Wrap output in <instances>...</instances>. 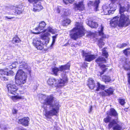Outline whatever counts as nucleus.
<instances>
[{
	"instance_id": "obj_1",
	"label": "nucleus",
	"mask_w": 130,
	"mask_h": 130,
	"mask_svg": "<svg viewBox=\"0 0 130 130\" xmlns=\"http://www.w3.org/2000/svg\"><path fill=\"white\" fill-rule=\"evenodd\" d=\"M38 96L39 100L45 104L42 107L45 110V116L46 118L50 119L52 116L56 115L59 112L60 106L57 102L53 104L54 99L53 96L42 94H39Z\"/></svg>"
},
{
	"instance_id": "obj_2",
	"label": "nucleus",
	"mask_w": 130,
	"mask_h": 130,
	"mask_svg": "<svg viewBox=\"0 0 130 130\" xmlns=\"http://www.w3.org/2000/svg\"><path fill=\"white\" fill-rule=\"evenodd\" d=\"M120 0H117L118 3L115 4H119L120 7L119 13L120 15L115 17L110 21V23L111 26L116 27L118 25L119 27L128 26L130 23L129 16L127 14H125L124 13L125 11L128 12L130 8V4L128 2H125L124 6H122L121 5Z\"/></svg>"
},
{
	"instance_id": "obj_3",
	"label": "nucleus",
	"mask_w": 130,
	"mask_h": 130,
	"mask_svg": "<svg viewBox=\"0 0 130 130\" xmlns=\"http://www.w3.org/2000/svg\"><path fill=\"white\" fill-rule=\"evenodd\" d=\"M70 66V64L69 62L65 65L61 66L59 68L55 67L52 69V73L55 76H58L60 71L62 72L61 73V75L62 79H60L58 81V86H63L67 82V78L65 74V72L63 71L66 70H69Z\"/></svg>"
},
{
	"instance_id": "obj_4",
	"label": "nucleus",
	"mask_w": 130,
	"mask_h": 130,
	"mask_svg": "<svg viewBox=\"0 0 130 130\" xmlns=\"http://www.w3.org/2000/svg\"><path fill=\"white\" fill-rule=\"evenodd\" d=\"M75 25V27L70 31V34L71 38L75 40L84 34L82 23L76 22Z\"/></svg>"
},
{
	"instance_id": "obj_5",
	"label": "nucleus",
	"mask_w": 130,
	"mask_h": 130,
	"mask_svg": "<svg viewBox=\"0 0 130 130\" xmlns=\"http://www.w3.org/2000/svg\"><path fill=\"white\" fill-rule=\"evenodd\" d=\"M111 117L109 116L104 119V121L106 123L109 122L108 125L109 130L112 128L113 130H121L122 128L121 123L117 119L111 120Z\"/></svg>"
},
{
	"instance_id": "obj_6",
	"label": "nucleus",
	"mask_w": 130,
	"mask_h": 130,
	"mask_svg": "<svg viewBox=\"0 0 130 130\" xmlns=\"http://www.w3.org/2000/svg\"><path fill=\"white\" fill-rule=\"evenodd\" d=\"M111 2L109 5H104L102 6V8L105 15L113 14L116 10L117 5L115 3H118L117 0H111Z\"/></svg>"
},
{
	"instance_id": "obj_7",
	"label": "nucleus",
	"mask_w": 130,
	"mask_h": 130,
	"mask_svg": "<svg viewBox=\"0 0 130 130\" xmlns=\"http://www.w3.org/2000/svg\"><path fill=\"white\" fill-rule=\"evenodd\" d=\"M27 75L22 70L18 71L15 77V82L18 85L24 84L26 82Z\"/></svg>"
},
{
	"instance_id": "obj_8",
	"label": "nucleus",
	"mask_w": 130,
	"mask_h": 130,
	"mask_svg": "<svg viewBox=\"0 0 130 130\" xmlns=\"http://www.w3.org/2000/svg\"><path fill=\"white\" fill-rule=\"evenodd\" d=\"M97 88L96 90L99 91L100 89L104 90L105 89L104 91H103L101 93V94L103 96H109L112 94L114 91V89L110 87L106 89L107 88L104 85L100 84L98 82Z\"/></svg>"
},
{
	"instance_id": "obj_9",
	"label": "nucleus",
	"mask_w": 130,
	"mask_h": 130,
	"mask_svg": "<svg viewBox=\"0 0 130 130\" xmlns=\"http://www.w3.org/2000/svg\"><path fill=\"white\" fill-rule=\"evenodd\" d=\"M13 74L14 72L12 71H9V72H8L6 71L5 69L0 70V78L3 80L6 81L7 80V78L5 77V75H13Z\"/></svg>"
},
{
	"instance_id": "obj_10",
	"label": "nucleus",
	"mask_w": 130,
	"mask_h": 130,
	"mask_svg": "<svg viewBox=\"0 0 130 130\" xmlns=\"http://www.w3.org/2000/svg\"><path fill=\"white\" fill-rule=\"evenodd\" d=\"M41 0H33V11L35 12H38L42 10L43 7L39 2Z\"/></svg>"
},
{
	"instance_id": "obj_11",
	"label": "nucleus",
	"mask_w": 130,
	"mask_h": 130,
	"mask_svg": "<svg viewBox=\"0 0 130 130\" xmlns=\"http://www.w3.org/2000/svg\"><path fill=\"white\" fill-rule=\"evenodd\" d=\"M83 55L84 57L85 60L88 62H90L96 58V55L90 54L86 52L85 51L83 52Z\"/></svg>"
},
{
	"instance_id": "obj_12",
	"label": "nucleus",
	"mask_w": 130,
	"mask_h": 130,
	"mask_svg": "<svg viewBox=\"0 0 130 130\" xmlns=\"http://www.w3.org/2000/svg\"><path fill=\"white\" fill-rule=\"evenodd\" d=\"M46 25V23L43 21L41 22L39 24L38 27H36L35 29L36 32H33V34H39L42 31H41L43 29Z\"/></svg>"
},
{
	"instance_id": "obj_13",
	"label": "nucleus",
	"mask_w": 130,
	"mask_h": 130,
	"mask_svg": "<svg viewBox=\"0 0 130 130\" xmlns=\"http://www.w3.org/2000/svg\"><path fill=\"white\" fill-rule=\"evenodd\" d=\"M7 87L8 88L9 93L15 94L16 93V91L18 88L15 85L12 83L9 84L7 85Z\"/></svg>"
},
{
	"instance_id": "obj_14",
	"label": "nucleus",
	"mask_w": 130,
	"mask_h": 130,
	"mask_svg": "<svg viewBox=\"0 0 130 130\" xmlns=\"http://www.w3.org/2000/svg\"><path fill=\"white\" fill-rule=\"evenodd\" d=\"M57 12L58 13H60L62 14L67 16L68 15L70 14L69 9H63L60 6H58L57 9Z\"/></svg>"
},
{
	"instance_id": "obj_15",
	"label": "nucleus",
	"mask_w": 130,
	"mask_h": 130,
	"mask_svg": "<svg viewBox=\"0 0 130 130\" xmlns=\"http://www.w3.org/2000/svg\"><path fill=\"white\" fill-rule=\"evenodd\" d=\"M33 45L38 50H41L43 48V44L40 41L34 40Z\"/></svg>"
},
{
	"instance_id": "obj_16",
	"label": "nucleus",
	"mask_w": 130,
	"mask_h": 130,
	"mask_svg": "<svg viewBox=\"0 0 130 130\" xmlns=\"http://www.w3.org/2000/svg\"><path fill=\"white\" fill-rule=\"evenodd\" d=\"M29 121V118L28 117H26L19 119L18 122L23 125L26 126L28 125Z\"/></svg>"
},
{
	"instance_id": "obj_17",
	"label": "nucleus",
	"mask_w": 130,
	"mask_h": 130,
	"mask_svg": "<svg viewBox=\"0 0 130 130\" xmlns=\"http://www.w3.org/2000/svg\"><path fill=\"white\" fill-rule=\"evenodd\" d=\"M47 84L50 86L53 87L57 85L58 87H62L61 86H58V83L57 85V81L56 79L54 78H50L48 79L47 82Z\"/></svg>"
},
{
	"instance_id": "obj_18",
	"label": "nucleus",
	"mask_w": 130,
	"mask_h": 130,
	"mask_svg": "<svg viewBox=\"0 0 130 130\" xmlns=\"http://www.w3.org/2000/svg\"><path fill=\"white\" fill-rule=\"evenodd\" d=\"M84 8V6L83 1L80 2L78 3L75 5V10H83Z\"/></svg>"
},
{
	"instance_id": "obj_19",
	"label": "nucleus",
	"mask_w": 130,
	"mask_h": 130,
	"mask_svg": "<svg viewBox=\"0 0 130 130\" xmlns=\"http://www.w3.org/2000/svg\"><path fill=\"white\" fill-rule=\"evenodd\" d=\"M100 3L99 0L95 1L94 2L89 1L88 3V5L89 6H92L95 7V9L96 11L98 10V5Z\"/></svg>"
},
{
	"instance_id": "obj_20",
	"label": "nucleus",
	"mask_w": 130,
	"mask_h": 130,
	"mask_svg": "<svg viewBox=\"0 0 130 130\" xmlns=\"http://www.w3.org/2000/svg\"><path fill=\"white\" fill-rule=\"evenodd\" d=\"M107 114L108 115L113 116L118 119V114L115 110L113 108L110 109V111L108 113H107Z\"/></svg>"
},
{
	"instance_id": "obj_21",
	"label": "nucleus",
	"mask_w": 130,
	"mask_h": 130,
	"mask_svg": "<svg viewBox=\"0 0 130 130\" xmlns=\"http://www.w3.org/2000/svg\"><path fill=\"white\" fill-rule=\"evenodd\" d=\"M50 36V34L48 32H46L41 36V38L42 39L45 40V43H48L50 40L49 37Z\"/></svg>"
},
{
	"instance_id": "obj_22",
	"label": "nucleus",
	"mask_w": 130,
	"mask_h": 130,
	"mask_svg": "<svg viewBox=\"0 0 130 130\" xmlns=\"http://www.w3.org/2000/svg\"><path fill=\"white\" fill-rule=\"evenodd\" d=\"M88 85L89 88L91 89H93L95 86L94 80L92 78H90L88 79Z\"/></svg>"
},
{
	"instance_id": "obj_23",
	"label": "nucleus",
	"mask_w": 130,
	"mask_h": 130,
	"mask_svg": "<svg viewBox=\"0 0 130 130\" xmlns=\"http://www.w3.org/2000/svg\"><path fill=\"white\" fill-rule=\"evenodd\" d=\"M22 59L21 58H19V62L20 64L19 67L21 68L24 69H26L27 68V65L26 63L23 61Z\"/></svg>"
},
{
	"instance_id": "obj_24",
	"label": "nucleus",
	"mask_w": 130,
	"mask_h": 130,
	"mask_svg": "<svg viewBox=\"0 0 130 130\" xmlns=\"http://www.w3.org/2000/svg\"><path fill=\"white\" fill-rule=\"evenodd\" d=\"M130 63L128 59H126L125 62L123 66V67L125 70L126 71H130Z\"/></svg>"
},
{
	"instance_id": "obj_25",
	"label": "nucleus",
	"mask_w": 130,
	"mask_h": 130,
	"mask_svg": "<svg viewBox=\"0 0 130 130\" xmlns=\"http://www.w3.org/2000/svg\"><path fill=\"white\" fill-rule=\"evenodd\" d=\"M95 62L98 64H100L101 63H104L105 62L106 60L103 57H100L96 60Z\"/></svg>"
},
{
	"instance_id": "obj_26",
	"label": "nucleus",
	"mask_w": 130,
	"mask_h": 130,
	"mask_svg": "<svg viewBox=\"0 0 130 130\" xmlns=\"http://www.w3.org/2000/svg\"><path fill=\"white\" fill-rule=\"evenodd\" d=\"M87 24L91 27L96 28L98 26V24L92 21H88L87 22Z\"/></svg>"
},
{
	"instance_id": "obj_27",
	"label": "nucleus",
	"mask_w": 130,
	"mask_h": 130,
	"mask_svg": "<svg viewBox=\"0 0 130 130\" xmlns=\"http://www.w3.org/2000/svg\"><path fill=\"white\" fill-rule=\"evenodd\" d=\"M103 27L102 26H101V28L99 29L98 31L99 35L101 36L102 38H104L106 37V36L103 32Z\"/></svg>"
},
{
	"instance_id": "obj_28",
	"label": "nucleus",
	"mask_w": 130,
	"mask_h": 130,
	"mask_svg": "<svg viewBox=\"0 0 130 130\" xmlns=\"http://www.w3.org/2000/svg\"><path fill=\"white\" fill-rule=\"evenodd\" d=\"M11 98L14 101H15L18 100L22 99H24V96H19L18 95L11 96Z\"/></svg>"
},
{
	"instance_id": "obj_29",
	"label": "nucleus",
	"mask_w": 130,
	"mask_h": 130,
	"mask_svg": "<svg viewBox=\"0 0 130 130\" xmlns=\"http://www.w3.org/2000/svg\"><path fill=\"white\" fill-rule=\"evenodd\" d=\"M21 40L18 37L16 36H15L13 38L12 40V42L14 44L15 43H18Z\"/></svg>"
},
{
	"instance_id": "obj_30",
	"label": "nucleus",
	"mask_w": 130,
	"mask_h": 130,
	"mask_svg": "<svg viewBox=\"0 0 130 130\" xmlns=\"http://www.w3.org/2000/svg\"><path fill=\"white\" fill-rule=\"evenodd\" d=\"M102 79L105 82H108L111 80L110 77L106 75L103 76L102 77Z\"/></svg>"
},
{
	"instance_id": "obj_31",
	"label": "nucleus",
	"mask_w": 130,
	"mask_h": 130,
	"mask_svg": "<svg viewBox=\"0 0 130 130\" xmlns=\"http://www.w3.org/2000/svg\"><path fill=\"white\" fill-rule=\"evenodd\" d=\"M15 10V13L17 14H20L22 12L21 8H14Z\"/></svg>"
},
{
	"instance_id": "obj_32",
	"label": "nucleus",
	"mask_w": 130,
	"mask_h": 130,
	"mask_svg": "<svg viewBox=\"0 0 130 130\" xmlns=\"http://www.w3.org/2000/svg\"><path fill=\"white\" fill-rule=\"evenodd\" d=\"M71 22V21L70 19H67L63 21L62 22V24L64 26H67Z\"/></svg>"
},
{
	"instance_id": "obj_33",
	"label": "nucleus",
	"mask_w": 130,
	"mask_h": 130,
	"mask_svg": "<svg viewBox=\"0 0 130 130\" xmlns=\"http://www.w3.org/2000/svg\"><path fill=\"white\" fill-rule=\"evenodd\" d=\"M130 48H129L123 51V53L125 55L127 56H130Z\"/></svg>"
},
{
	"instance_id": "obj_34",
	"label": "nucleus",
	"mask_w": 130,
	"mask_h": 130,
	"mask_svg": "<svg viewBox=\"0 0 130 130\" xmlns=\"http://www.w3.org/2000/svg\"><path fill=\"white\" fill-rule=\"evenodd\" d=\"M104 45V43L103 42L102 39H100L98 41V45L100 48H102V46Z\"/></svg>"
},
{
	"instance_id": "obj_35",
	"label": "nucleus",
	"mask_w": 130,
	"mask_h": 130,
	"mask_svg": "<svg viewBox=\"0 0 130 130\" xmlns=\"http://www.w3.org/2000/svg\"><path fill=\"white\" fill-rule=\"evenodd\" d=\"M18 64V62H14L11 65L9 66V68L11 69H12L16 67V66Z\"/></svg>"
},
{
	"instance_id": "obj_36",
	"label": "nucleus",
	"mask_w": 130,
	"mask_h": 130,
	"mask_svg": "<svg viewBox=\"0 0 130 130\" xmlns=\"http://www.w3.org/2000/svg\"><path fill=\"white\" fill-rule=\"evenodd\" d=\"M102 55L103 56H105V57L107 58L108 56V52L104 49L102 50Z\"/></svg>"
},
{
	"instance_id": "obj_37",
	"label": "nucleus",
	"mask_w": 130,
	"mask_h": 130,
	"mask_svg": "<svg viewBox=\"0 0 130 130\" xmlns=\"http://www.w3.org/2000/svg\"><path fill=\"white\" fill-rule=\"evenodd\" d=\"M74 0H63V2L66 4H67L70 3H71L74 1Z\"/></svg>"
},
{
	"instance_id": "obj_38",
	"label": "nucleus",
	"mask_w": 130,
	"mask_h": 130,
	"mask_svg": "<svg viewBox=\"0 0 130 130\" xmlns=\"http://www.w3.org/2000/svg\"><path fill=\"white\" fill-rule=\"evenodd\" d=\"M119 101L120 104L122 105H123L125 103V100L123 99H120Z\"/></svg>"
},
{
	"instance_id": "obj_39",
	"label": "nucleus",
	"mask_w": 130,
	"mask_h": 130,
	"mask_svg": "<svg viewBox=\"0 0 130 130\" xmlns=\"http://www.w3.org/2000/svg\"><path fill=\"white\" fill-rule=\"evenodd\" d=\"M48 31L52 34H54L55 32V31L51 28L49 27L48 29Z\"/></svg>"
},
{
	"instance_id": "obj_40",
	"label": "nucleus",
	"mask_w": 130,
	"mask_h": 130,
	"mask_svg": "<svg viewBox=\"0 0 130 130\" xmlns=\"http://www.w3.org/2000/svg\"><path fill=\"white\" fill-rule=\"evenodd\" d=\"M57 35H55V36H53L52 37L53 38V41L52 42V44H53L55 42V39L57 38Z\"/></svg>"
},
{
	"instance_id": "obj_41",
	"label": "nucleus",
	"mask_w": 130,
	"mask_h": 130,
	"mask_svg": "<svg viewBox=\"0 0 130 130\" xmlns=\"http://www.w3.org/2000/svg\"><path fill=\"white\" fill-rule=\"evenodd\" d=\"M101 68L103 70V71H104V70L105 71L107 69L106 68V66L104 64L102 65L101 66Z\"/></svg>"
},
{
	"instance_id": "obj_42",
	"label": "nucleus",
	"mask_w": 130,
	"mask_h": 130,
	"mask_svg": "<svg viewBox=\"0 0 130 130\" xmlns=\"http://www.w3.org/2000/svg\"><path fill=\"white\" fill-rule=\"evenodd\" d=\"M4 18L5 20L7 19H12L14 18H15L14 17H10L8 16H5Z\"/></svg>"
},
{
	"instance_id": "obj_43",
	"label": "nucleus",
	"mask_w": 130,
	"mask_h": 130,
	"mask_svg": "<svg viewBox=\"0 0 130 130\" xmlns=\"http://www.w3.org/2000/svg\"><path fill=\"white\" fill-rule=\"evenodd\" d=\"M12 111L13 114H16L17 113L18 110L15 109H13L12 110Z\"/></svg>"
},
{
	"instance_id": "obj_44",
	"label": "nucleus",
	"mask_w": 130,
	"mask_h": 130,
	"mask_svg": "<svg viewBox=\"0 0 130 130\" xmlns=\"http://www.w3.org/2000/svg\"><path fill=\"white\" fill-rule=\"evenodd\" d=\"M127 44L123 43L121 45V46H120V48H122L123 47L126 46L127 45Z\"/></svg>"
},
{
	"instance_id": "obj_45",
	"label": "nucleus",
	"mask_w": 130,
	"mask_h": 130,
	"mask_svg": "<svg viewBox=\"0 0 130 130\" xmlns=\"http://www.w3.org/2000/svg\"><path fill=\"white\" fill-rule=\"evenodd\" d=\"M105 72V71L104 70V71L103 70L101 72H99L98 75H99L100 76H101Z\"/></svg>"
},
{
	"instance_id": "obj_46",
	"label": "nucleus",
	"mask_w": 130,
	"mask_h": 130,
	"mask_svg": "<svg viewBox=\"0 0 130 130\" xmlns=\"http://www.w3.org/2000/svg\"><path fill=\"white\" fill-rule=\"evenodd\" d=\"M127 74L128 76V82L129 84H130V73H128Z\"/></svg>"
},
{
	"instance_id": "obj_47",
	"label": "nucleus",
	"mask_w": 130,
	"mask_h": 130,
	"mask_svg": "<svg viewBox=\"0 0 130 130\" xmlns=\"http://www.w3.org/2000/svg\"><path fill=\"white\" fill-rule=\"evenodd\" d=\"M38 86V84H37L36 86H34V89L35 90H36L37 88V87Z\"/></svg>"
},
{
	"instance_id": "obj_48",
	"label": "nucleus",
	"mask_w": 130,
	"mask_h": 130,
	"mask_svg": "<svg viewBox=\"0 0 130 130\" xmlns=\"http://www.w3.org/2000/svg\"><path fill=\"white\" fill-rule=\"evenodd\" d=\"M0 127L2 129H6V127H3V126H2V125H0Z\"/></svg>"
},
{
	"instance_id": "obj_49",
	"label": "nucleus",
	"mask_w": 130,
	"mask_h": 130,
	"mask_svg": "<svg viewBox=\"0 0 130 130\" xmlns=\"http://www.w3.org/2000/svg\"><path fill=\"white\" fill-rule=\"evenodd\" d=\"M92 106H90V110L89 111V113L91 112L92 110Z\"/></svg>"
},
{
	"instance_id": "obj_50",
	"label": "nucleus",
	"mask_w": 130,
	"mask_h": 130,
	"mask_svg": "<svg viewBox=\"0 0 130 130\" xmlns=\"http://www.w3.org/2000/svg\"><path fill=\"white\" fill-rule=\"evenodd\" d=\"M28 1L30 3H32V0H28Z\"/></svg>"
},
{
	"instance_id": "obj_51",
	"label": "nucleus",
	"mask_w": 130,
	"mask_h": 130,
	"mask_svg": "<svg viewBox=\"0 0 130 130\" xmlns=\"http://www.w3.org/2000/svg\"><path fill=\"white\" fill-rule=\"evenodd\" d=\"M81 130H85L84 129H81Z\"/></svg>"
}]
</instances>
